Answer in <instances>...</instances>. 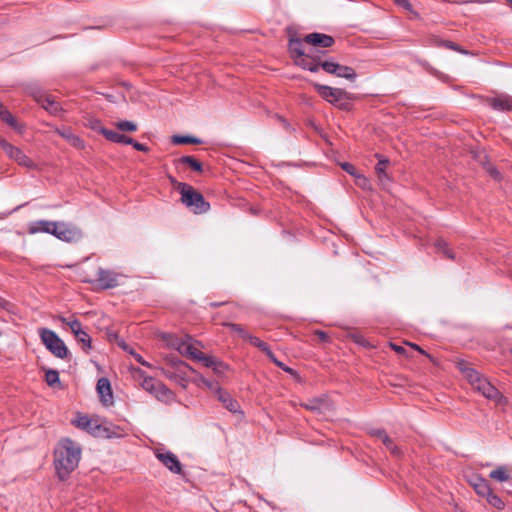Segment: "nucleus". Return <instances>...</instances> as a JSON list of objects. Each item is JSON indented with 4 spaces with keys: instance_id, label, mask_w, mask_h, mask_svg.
Returning <instances> with one entry per match:
<instances>
[{
    "instance_id": "obj_1",
    "label": "nucleus",
    "mask_w": 512,
    "mask_h": 512,
    "mask_svg": "<svg viewBox=\"0 0 512 512\" xmlns=\"http://www.w3.org/2000/svg\"><path fill=\"white\" fill-rule=\"evenodd\" d=\"M80 445L69 439H61L54 449V466L61 480H65L74 471L81 459Z\"/></svg>"
},
{
    "instance_id": "obj_2",
    "label": "nucleus",
    "mask_w": 512,
    "mask_h": 512,
    "mask_svg": "<svg viewBox=\"0 0 512 512\" xmlns=\"http://www.w3.org/2000/svg\"><path fill=\"white\" fill-rule=\"evenodd\" d=\"M164 338L167 344L176 349L181 355L202 362L206 367H213L215 365V361L211 357L206 356L199 350L198 346H200V342L194 340L191 336L185 335L184 337H177L167 335Z\"/></svg>"
},
{
    "instance_id": "obj_3",
    "label": "nucleus",
    "mask_w": 512,
    "mask_h": 512,
    "mask_svg": "<svg viewBox=\"0 0 512 512\" xmlns=\"http://www.w3.org/2000/svg\"><path fill=\"white\" fill-rule=\"evenodd\" d=\"M458 368L471 384L473 389L477 390L484 397L490 400H494L497 403H500L503 400V396L500 394L498 389L494 387L486 378L482 377L479 372L470 367L467 362H458Z\"/></svg>"
},
{
    "instance_id": "obj_4",
    "label": "nucleus",
    "mask_w": 512,
    "mask_h": 512,
    "mask_svg": "<svg viewBox=\"0 0 512 512\" xmlns=\"http://www.w3.org/2000/svg\"><path fill=\"white\" fill-rule=\"evenodd\" d=\"M171 182L176 184V188L181 194V202L195 214H202L210 209V204L205 201L203 195L191 185L177 182L175 179H171Z\"/></svg>"
},
{
    "instance_id": "obj_5",
    "label": "nucleus",
    "mask_w": 512,
    "mask_h": 512,
    "mask_svg": "<svg viewBox=\"0 0 512 512\" xmlns=\"http://www.w3.org/2000/svg\"><path fill=\"white\" fill-rule=\"evenodd\" d=\"M303 43H305L304 40L291 38L289 41L290 54L298 66L311 72H317L318 64L316 63V58L305 50Z\"/></svg>"
},
{
    "instance_id": "obj_6",
    "label": "nucleus",
    "mask_w": 512,
    "mask_h": 512,
    "mask_svg": "<svg viewBox=\"0 0 512 512\" xmlns=\"http://www.w3.org/2000/svg\"><path fill=\"white\" fill-rule=\"evenodd\" d=\"M73 424L77 428L88 431L89 433L93 434L94 436L103 435L108 438L121 436V434L116 431V430H119L118 427H112V428L105 427L103 425L98 424L96 421L90 419L86 415L77 416V418L73 421Z\"/></svg>"
},
{
    "instance_id": "obj_7",
    "label": "nucleus",
    "mask_w": 512,
    "mask_h": 512,
    "mask_svg": "<svg viewBox=\"0 0 512 512\" xmlns=\"http://www.w3.org/2000/svg\"><path fill=\"white\" fill-rule=\"evenodd\" d=\"M39 336L45 347L56 357L65 358L68 355V349L60 337L48 328H40Z\"/></svg>"
},
{
    "instance_id": "obj_8",
    "label": "nucleus",
    "mask_w": 512,
    "mask_h": 512,
    "mask_svg": "<svg viewBox=\"0 0 512 512\" xmlns=\"http://www.w3.org/2000/svg\"><path fill=\"white\" fill-rule=\"evenodd\" d=\"M53 236L64 242H78L82 239L83 233L79 227L72 223L55 221Z\"/></svg>"
},
{
    "instance_id": "obj_9",
    "label": "nucleus",
    "mask_w": 512,
    "mask_h": 512,
    "mask_svg": "<svg viewBox=\"0 0 512 512\" xmlns=\"http://www.w3.org/2000/svg\"><path fill=\"white\" fill-rule=\"evenodd\" d=\"M314 88L317 90L318 94L326 101L332 104H338L340 108H344L346 105V103H343L344 100L348 99V93L345 90L318 83L314 84Z\"/></svg>"
},
{
    "instance_id": "obj_10",
    "label": "nucleus",
    "mask_w": 512,
    "mask_h": 512,
    "mask_svg": "<svg viewBox=\"0 0 512 512\" xmlns=\"http://www.w3.org/2000/svg\"><path fill=\"white\" fill-rule=\"evenodd\" d=\"M120 274L109 269L99 267L94 280L86 279V282L95 283L101 289H111L119 285Z\"/></svg>"
},
{
    "instance_id": "obj_11",
    "label": "nucleus",
    "mask_w": 512,
    "mask_h": 512,
    "mask_svg": "<svg viewBox=\"0 0 512 512\" xmlns=\"http://www.w3.org/2000/svg\"><path fill=\"white\" fill-rule=\"evenodd\" d=\"M0 147L4 150L9 158L17 162L20 166L28 169H33L36 167L35 163L21 149L13 146L1 137Z\"/></svg>"
},
{
    "instance_id": "obj_12",
    "label": "nucleus",
    "mask_w": 512,
    "mask_h": 512,
    "mask_svg": "<svg viewBox=\"0 0 512 512\" xmlns=\"http://www.w3.org/2000/svg\"><path fill=\"white\" fill-rule=\"evenodd\" d=\"M157 459L166 466L171 472L175 474H180L182 471V466L176 455H174L170 451L156 453Z\"/></svg>"
},
{
    "instance_id": "obj_13",
    "label": "nucleus",
    "mask_w": 512,
    "mask_h": 512,
    "mask_svg": "<svg viewBox=\"0 0 512 512\" xmlns=\"http://www.w3.org/2000/svg\"><path fill=\"white\" fill-rule=\"evenodd\" d=\"M304 42L314 47H331L335 40L332 36L323 33H310L304 37Z\"/></svg>"
},
{
    "instance_id": "obj_14",
    "label": "nucleus",
    "mask_w": 512,
    "mask_h": 512,
    "mask_svg": "<svg viewBox=\"0 0 512 512\" xmlns=\"http://www.w3.org/2000/svg\"><path fill=\"white\" fill-rule=\"evenodd\" d=\"M96 389L99 394L100 401L102 402L103 405L110 406L113 404V394L111 390V385L107 378H100L97 382Z\"/></svg>"
},
{
    "instance_id": "obj_15",
    "label": "nucleus",
    "mask_w": 512,
    "mask_h": 512,
    "mask_svg": "<svg viewBox=\"0 0 512 512\" xmlns=\"http://www.w3.org/2000/svg\"><path fill=\"white\" fill-rule=\"evenodd\" d=\"M55 132L64 138L71 146L77 149H84L85 142L78 135L74 134L70 127L56 128Z\"/></svg>"
},
{
    "instance_id": "obj_16",
    "label": "nucleus",
    "mask_w": 512,
    "mask_h": 512,
    "mask_svg": "<svg viewBox=\"0 0 512 512\" xmlns=\"http://www.w3.org/2000/svg\"><path fill=\"white\" fill-rule=\"evenodd\" d=\"M55 227V221L49 220H38L31 222L28 225L29 234L47 233L53 235Z\"/></svg>"
},
{
    "instance_id": "obj_17",
    "label": "nucleus",
    "mask_w": 512,
    "mask_h": 512,
    "mask_svg": "<svg viewBox=\"0 0 512 512\" xmlns=\"http://www.w3.org/2000/svg\"><path fill=\"white\" fill-rule=\"evenodd\" d=\"M487 103L495 110L510 111L512 110V97L509 95H498L487 99Z\"/></svg>"
},
{
    "instance_id": "obj_18",
    "label": "nucleus",
    "mask_w": 512,
    "mask_h": 512,
    "mask_svg": "<svg viewBox=\"0 0 512 512\" xmlns=\"http://www.w3.org/2000/svg\"><path fill=\"white\" fill-rule=\"evenodd\" d=\"M378 157V163L375 167V172L377 174L378 180L381 183L383 187H386L388 183L390 182V178L388 177V174L386 173V168L389 165V160L387 158H384L382 156L377 155Z\"/></svg>"
},
{
    "instance_id": "obj_19",
    "label": "nucleus",
    "mask_w": 512,
    "mask_h": 512,
    "mask_svg": "<svg viewBox=\"0 0 512 512\" xmlns=\"http://www.w3.org/2000/svg\"><path fill=\"white\" fill-rule=\"evenodd\" d=\"M37 101L52 115L57 116L62 111L60 104L50 95H42L37 99Z\"/></svg>"
},
{
    "instance_id": "obj_20",
    "label": "nucleus",
    "mask_w": 512,
    "mask_h": 512,
    "mask_svg": "<svg viewBox=\"0 0 512 512\" xmlns=\"http://www.w3.org/2000/svg\"><path fill=\"white\" fill-rule=\"evenodd\" d=\"M157 389L152 393L159 401L164 403H171L174 401L175 395L174 393L168 389L164 384L160 382L159 385L156 386Z\"/></svg>"
},
{
    "instance_id": "obj_21",
    "label": "nucleus",
    "mask_w": 512,
    "mask_h": 512,
    "mask_svg": "<svg viewBox=\"0 0 512 512\" xmlns=\"http://www.w3.org/2000/svg\"><path fill=\"white\" fill-rule=\"evenodd\" d=\"M218 399L223 403L225 408L230 412H237L239 410V404L234 400L228 393L223 392L220 388L217 390Z\"/></svg>"
},
{
    "instance_id": "obj_22",
    "label": "nucleus",
    "mask_w": 512,
    "mask_h": 512,
    "mask_svg": "<svg viewBox=\"0 0 512 512\" xmlns=\"http://www.w3.org/2000/svg\"><path fill=\"white\" fill-rule=\"evenodd\" d=\"M334 75L340 78H345L350 81H354L357 76L353 68L340 64L337 65L336 72Z\"/></svg>"
},
{
    "instance_id": "obj_23",
    "label": "nucleus",
    "mask_w": 512,
    "mask_h": 512,
    "mask_svg": "<svg viewBox=\"0 0 512 512\" xmlns=\"http://www.w3.org/2000/svg\"><path fill=\"white\" fill-rule=\"evenodd\" d=\"M303 406L311 411H322L328 407V403L320 398L308 400Z\"/></svg>"
},
{
    "instance_id": "obj_24",
    "label": "nucleus",
    "mask_w": 512,
    "mask_h": 512,
    "mask_svg": "<svg viewBox=\"0 0 512 512\" xmlns=\"http://www.w3.org/2000/svg\"><path fill=\"white\" fill-rule=\"evenodd\" d=\"M489 476H490V478H492L496 481H499V482L508 481L510 479V474H509L507 468L504 466H500V467H497L496 469L492 470L490 472Z\"/></svg>"
},
{
    "instance_id": "obj_25",
    "label": "nucleus",
    "mask_w": 512,
    "mask_h": 512,
    "mask_svg": "<svg viewBox=\"0 0 512 512\" xmlns=\"http://www.w3.org/2000/svg\"><path fill=\"white\" fill-rule=\"evenodd\" d=\"M378 437L381 439V441L383 442V444L386 446L387 449H389L391 451L392 454L398 456L400 455V450L398 449V447L396 445H394L392 439L387 436L384 432L382 431H379L377 433Z\"/></svg>"
},
{
    "instance_id": "obj_26",
    "label": "nucleus",
    "mask_w": 512,
    "mask_h": 512,
    "mask_svg": "<svg viewBox=\"0 0 512 512\" xmlns=\"http://www.w3.org/2000/svg\"><path fill=\"white\" fill-rule=\"evenodd\" d=\"M179 162L189 166L192 170L201 172L202 164L196 158L192 156H183L179 159Z\"/></svg>"
},
{
    "instance_id": "obj_27",
    "label": "nucleus",
    "mask_w": 512,
    "mask_h": 512,
    "mask_svg": "<svg viewBox=\"0 0 512 512\" xmlns=\"http://www.w3.org/2000/svg\"><path fill=\"white\" fill-rule=\"evenodd\" d=\"M172 143L176 145L199 144L201 141L198 138L192 136L174 135L172 137Z\"/></svg>"
},
{
    "instance_id": "obj_28",
    "label": "nucleus",
    "mask_w": 512,
    "mask_h": 512,
    "mask_svg": "<svg viewBox=\"0 0 512 512\" xmlns=\"http://www.w3.org/2000/svg\"><path fill=\"white\" fill-rule=\"evenodd\" d=\"M114 126L123 132H135L138 128L136 123L127 120L117 121Z\"/></svg>"
},
{
    "instance_id": "obj_29",
    "label": "nucleus",
    "mask_w": 512,
    "mask_h": 512,
    "mask_svg": "<svg viewBox=\"0 0 512 512\" xmlns=\"http://www.w3.org/2000/svg\"><path fill=\"white\" fill-rule=\"evenodd\" d=\"M0 119L12 128L18 127L16 118L8 110L3 108V106L0 108Z\"/></svg>"
},
{
    "instance_id": "obj_30",
    "label": "nucleus",
    "mask_w": 512,
    "mask_h": 512,
    "mask_svg": "<svg viewBox=\"0 0 512 512\" xmlns=\"http://www.w3.org/2000/svg\"><path fill=\"white\" fill-rule=\"evenodd\" d=\"M436 249L441 252L445 257L449 259H454L455 256L452 251L449 249L448 244L445 240L439 239L435 243Z\"/></svg>"
},
{
    "instance_id": "obj_31",
    "label": "nucleus",
    "mask_w": 512,
    "mask_h": 512,
    "mask_svg": "<svg viewBox=\"0 0 512 512\" xmlns=\"http://www.w3.org/2000/svg\"><path fill=\"white\" fill-rule=\"evenodd\" d=\"M160 382L152 377H145L141 383V386L142 388L149 392V393H153L155 391L156 386L159 385Z\"/></svg>"
},
{
    "instance_id": "obj_32",
    "label": "nucleus",
    "mask_w": 512,
    "mask_h": 512,
    "mask_svg": "<svg viewBox=\"0 0 512 512\" xmlns=\"http://www.w3.org/2000/svg\"><path fill=\"white\" fill-rule=\"evenodd\" d=\"M59 319L60 321L66 323L70 327L71 332L74 334L75 337L78 336L83 331L81 323L77 319H74L72 321H67L64 317H59Z\"/></svg>"
},
{
    "instance_id": "obj_33",
    "label": "nucleus",
    "mask_w": 512,
    "mask_h": 512,
    "mask_svg": "<svg viewBox=\"0 0 512 512\" xmlns=\"http://www.w3.org/2000/svg\"><path fill=\"white\" fill-rule=\"evenodd\" d=\"M85 126L101 134L102 130H105V127L102 125L101 121L93 117H88L86 119Z\"/></svg>"
},
{
    "instance_id": "obj_34",
    "label": "nucleus",
    "mask_w": 512,
    "mask_h": 512,
    "mask_svg": "<svg viewBox=\"0 0 512 512\" xmlns=\"http://www.w3.org/2000/svg\"><path fill=\"white\" fill-rule=\"evenodd\" d=\"M79 343L82 344L84 351L88 352L91 349V337L84 330L75 337Z\"/></svg>"
},
{
    "instance_id": "obj_35",
    "label": "nucleus",
    "mask_w": 512,
    "mask_h": 512,
    "mask_svg": "<svg viewBox=\"0 0 512 512\" xmlns=\"http://www.w3.org/2000/svg\"><path fill=\"white\" fill-rule=\"evenodd\" d=\"M318 69L321 67L325 72L334 75L336 72V67L338 63H335L333 61H317Z\"/></svg>"
},
{
    "instance_id": "obj_36",
    "label": "nucleus",
    "mask_w": 512,
    "mask_h": 512,
    "mask_svg": "<svg viewBox=\"0 0 512 512\" xmlns=\"http://www.w3.org/2000/svg\"><path fill=\"white\" fill-rule=\"evenodd\" d=\"M246 341H248L251 345L259 348L263 352L266 351L267 348L269 347L267 343L263 342L261 339L251 334H249Z\"/></svg>"
},
{
    "instance_id": "obj_37",
    "label": "nucleus",
    "mask_w": 512,
    "mask_h": 512,
    "mask_svg": "<svg viewBox=\"0 0 512 512\" xmlns=\"http://www.w3.org/2000/svg\"><path fill=\"white\" fill-rule=\"evenodd\" d=\"M45 381L49 386H55L60 382L59 374L56 370H48L45 374Z\"/></svg>"
},
{
    "instance_id": "obj_38",
    "label": "nucleus",
    "mask_w": 512,
    "mask_h": 512,
    "mask_svg": "<svg viewBox=\"0 0 512 512\" xmlns=\"http://www.w3.org/2000/svg\"><path fill=\"white\" fill-rule=\"evenodd\" d=\"M486 498H487V501L489 502V504H491L492 506H494L497 509H503L505 506L504 502L497 495H495L492 491L486 495Z\"/></svg>"
},
{
    "instance_id": "obj_39",
    "label": "nucleus",
    "mask_w": 512,
    "mask_h": 512,
    "mask_svg": "<svg viewBox=\"0 0 512 512\" xmlns=\"http://www.w3.org/2000/svg\"><path fill=\"white\" fill-rule=\"evenodd\" d=\"M102 135L111 142L119 143L122 134L105 128V130H102Z\"/></svg>"
},
{
    "instance_id": "obj_40",
    "label": "nucleus",
    "mask_w": 512,
    "mask_h": 512,
    "mask_svg": "<svg viewBox=\"0 0 512 512\" xmlns=\"http://www.w3.org/2000/svg\"><path fill=\"white\" fill-rule=\"evenodd\" d=\"M225 326L229 327L232 331L236 332L239 334V336L241 338H243L244 340L247 339V337L249 336V333H247L245 331V329L239 325V324H235V323H225L224 324Z\"/></svg>"
},
{
    "instance_id": "obj_41",
    "label": "nucleus",
    "mask_w": 512,
    "mask_h": 512,
    "mask_svg": "<svg viewBox=\"0 0 512 512\" xmlns=\"http://www.w3.org/2000/svg\"><path fill=\"white\" fill-rule=\"evenodd\" d=\"M475 490L479 495L486 496L491 492L487 482L483 479L479 480V483L475 484Z\"/></svg>"
},
{
    "instance_id": "obj_42",
    "label": "nucleus",
    "mask_w": 512,
    "mask_h": 512,
    "mask_svg": "<svg viewBox=\"0 0 512 512\" xmlns=\"http://www.w3.org/2000/svg\"><path fill=\"white\" fill-rule=\"evenodd\" d=\"M484 168L493 179L500 180V172L491 163H484Z\"/></svg>"
},
{
    "instance_id": "obj_43",
    "label": "nucleus",
    "mask_w": 512,
    "mask_h": 512,
    "mask_svg": "<svg viewBox=\"0 0 512 512\" xmlns=\"http://www.w3.org/2000/svg\"><path fill=\"white\" fill-rule=\"evenodd\" d=\"M122 347H123V349H124V350H126V351H128L130 354H132V355H133V357L135 358V360H136L138 363H140L141 365H143V366H147V367H150V366H151L148 362H146V361L142 358V356H141V355H139V354H137V353L133 352L132 350H128V346H127V345H122Z\"/></svg>"
},
{
    "instance_id": "obj_44",
    "label": "nucleus",
    "mask_w": 512,
    "mask_h": 512,
    "mask_svg": "<svg viewBox=\"0 0 512 512\" xmlns=\"http://www.w3.org/2000/svg\"><path fill=\"white\" fill-rule=\"evenodd\" d=\"M199 381H200L201 383H203L205 386H207L209 389L216 390V391L219 389V388H218V386H217L215 383H213V382H211V381H209V380L205 379V378H204V377H202V376H201V377H199Z\"/></svg>"
},
{
    "instance_id": "obj_45",
    "label": "nucleus",
    "mask_w": 512,
    "mask_h": 512,
    "mask_svg": "<svg viewBox=\"0 0 512 512\" xmlns=\"http://www.w3.org/2000/svg\"><path fill=\"white\" fill-rule=\"evenodd\" d=\"M342 168H343V170H345L350 175H355L356 174L355 167L352 164H350V163H343L342 164Z\"/></svg>"
},
{
    "instance_id": "obj_46",
    "label": "nucleus",
    "mask_w": 512,
    "mask_h": 512,
    "mask_svg": "<svg viewBox=\"0 0 512 512\" xmlns=\"http://www.w3.org/2000/svg\"><path fill=\"white\" fill-rule=\"evenodd\" d=\"M276 366H278L279 368L283 369L284 371L290 373V374H293L294 371L293 369H291L290 367L286 366L283 362L279 361L278 359L273 362Z\"/></svg>"
},
{
    "instance_id": "obj_47",
    "label": "nucleus",
    "mask_w": 512,
    "mask_h": 512,
    "mask_svg": "<svg viewBox=\"0 0 512 512\" xmlns=\"http://www.w3.org/2000/svg\"><path fill=\"white\" fill-rule=\"evenodd\" d=\"M119 143L133 145L134 140L131 137H128V136L122 134L121 137H120Z\"/></svg>"
},
{
    "instance_id": "obj_48",
    "label": "nucleus",
    "mask_w": 512,
    "mask_h": 512,
    "mask_svg": "<svg viewBox=\"0 0 512 512\" xmlns=\"http://www.w3.org/2000/svg\"><path fill=\"white\" fill-rule=\"evenodd\" d=\"M396 4H398L399 6L407 9V10H410L411 9V4L409 2V0H394Z\"/></svg>"
},
{
    "instance_id": "obj_49",
    "label": "nucleus",
    "mask_w": 512,
    "mask_h": 512,
    "mask_svg": "<svg viewBox=\"0 0 512 512\" xmlns=\"http://www.w3.org/2000/svg\"><path fill=\"white\" fill-rule=\"evenodd\" d=\"M136 150L138 151H142V152H147L149 149L146 145L144 144H141L139 142H136L134 141L133 145H132Z\"/></svg>"
},
{
    "instance_id": "obj_50",
    "label": "nucleus",
    "mask_w": 512,
    "mask_h": 512,
    "mask_svg": "<svg viewBox=\"0 0 512 512\" xmlns=\"http://www.w3.org/2000/svg\"><path fill=\"white\" fill-rule=\"evenodd\" d=\"M321 341H327L328 335L323 331H316L315 333Z\"/></svg>"
},
{
    "instance_id": "obj_51",
    "label": "nucleus",
    "mask_w": 512,
    "mask_h": 512,
    "mask_svg": "<svg viewBox=\"0 0 512 512\" xmlns=\"http://www.w3.org/2000/svg\"><path fill=\"white\" fill-rule=\"evenodd\" d=\"M264 353L269 357V359L272 361V362H275L277 360V358L275 357L274 353L271 351V349L268 347L266 351H264Z\"/></svg>"
},
{
    "instance_id": "obj_52",
    "label": "nucleus",
    "mask_w": 512,
    "mask_h": 512,
    "mask_svg": "<svg viewBox=\"0 0 512 512\" xmlns=\"http://www.w3.org/2000/svg\"><path fill=\"white\" fill-rule=\"evenodd\" d=\"M173 365H175L176 367L180 368V367H184V368H188V369H191V367L186 364L185 362L181 361V360H178V361H175L173 362Z\"/></svg>"
},
{
    "instance_id": "obj_53",
    "label": "nucleus",
    "mask_w": 512,
    "mask_h": 512,
    "mask_svg": "<svg viewBox=\"0 0 512 512\" xmlns=\"http://www.w3.org/2000/svg\"><path fill=\"white\" fill-rule=\"evenodd\" d=\"M392 348L398 352V353H403L404 352V348L401 347V346H398V345H395V344H392Z\"/></svg>"
},
{
    "instance_id": "obj_54",
    "label": "nucleus",
    "mask_w": 512,
    "mask_h": 512,
    "mask_svg": "<svg viewBox=\"0 0 512 512\" xmlns=\"http://www.w3.org/2000/svg\"><path fill=\"white\" fill-rule=\"evenodd\" d=\"M7 304H8V302L5 299L0 297V307L4 308V307H6Z\"/></svg>"
},
{
    "instance_id": "obj_55",
    "label": "nucleus",
    "mask_w": 512,
    "mask_h": 512,
    "mask_svg": "<svg viewBox=\"0 0 512 512\" xmlns=\"http://www.w3.org/2000/svg\"><path fill=\"white\" fill-rule=\"evenodd\" d=\"M164 375L169 378V379H173L174 378V374L173 373H170L168 371L164 372Z\"/></svg>"
},
{
    "instance_id": "obj_56",
    "label": "nucleus",
    "mask_w": 512,
    "mask_h": 512,
    "mask_svg": "<svg viewBox=\"0 0 512 512\" xmlns=\"http://www.w3.org/2000/svg\"><path fill=\"white\" fill-rule=\"evenodd\" d=\"M222 304H223V303H220V302H212V303H210V306H211V307H218V306H220V305H222Z\"/></svg>"
},
{
    "instance_id": "obj_57",
    "label": "nucleus",
    "mask_w": 512,
    "mask_h": 512,
    "mask_svg": "<svg viewBox=\"0 0 512 512\" xmlns=\"http://www.w3.org/2000/svg\"><path fill=\"white\" fill-rule=\"evenodd\" d=\"M413 347L423 353V351L417 345H413Z\"/></svg>"
},
{
    "instance_id": "obj_58",
    "label": "nucleus",
    "mask_w": 512,
    "mask_h": 512,
    "mask_svg": "<svg viewBox=\"0 0 512 512\" xmlns=\"http://www.w3.org/2000/svg\"><path fill=\"white\" fill-rule=\"evenodd\" d=\"M510 2H512V0H509Z\"/></svg>"
}]
</instances>
